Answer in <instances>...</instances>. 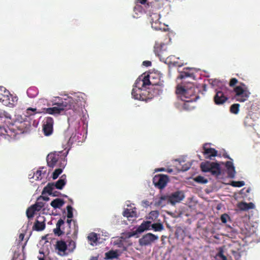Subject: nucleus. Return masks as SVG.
I'll list each match as a JSON object with an SVG mask.
<instances>
[{
    "label": "nucleus",
    "mask_w": 260,
    "mask_h": 260,
    "mask_svg": "<svg viewBox=\"0 0 260 260\" xmlns=\"http://www.w3.org/2000/svg\"><path fill=\"white\" fill-rule=\"evenodd\" d=\"M39 198H40V200L43 199L44 201H48L49 200V198L48 197H43V196H41Z\"/></svg>",
    "instance_id": "54"
},
{
    "label": "nucleus",
    "mask_w": 260,
    "mask_h": 260,
    "mask_svg": "<svg viewBox=\"0 0 260 260\" xmlns=\"http://www.w3.org/2000/svg\"><path fill=\"white\" fill-rule=\"evenodd\" d=\"M159 15L157 14H153L151 16V26L155 30H160L161 28L160 27V23L158 21Z\"/></svg>",
    "instance_id": "19"
},
{
    "label": "nucleus",
    "mask_w": 260,
    "mask_h": 260,
    "mask_svg": "<svg viewBox=\"0 0 260 260\" xmlns=\"http://www.w3.org/2000/svg\"><path fill=\"white\" fill-rule=\"evenodd\" d=\"M152 98L151 92L149 90H147V89H146V87H143L141 92V99H140V100L147 101L148 100L152 99Z\"/></svg>",
    "instance_id": "21"
},
{
    "label": "nucleus",
    "mask_w": 260,
    "mask_h": 260,
    "mask_svg": "<svg viewBox=\"0 0 260 260\" xmlns=\"http://www.w3.org/2000/svg\"><path fill=\"white\" fill-rule=\"evenodd\" d=\"M184 194L182 191H177L173 192L169 196H163L160 198V200L167 201L172 205H175L182 201L184 198Z\"/></svg>",
    "instance_id": "8"
},
{
    "label": "nucleus",
    "mask_w": 260,
    "mask_h": 260,
    "mask_svg": "<svg viewBox=\"0 0 260 260\" xmlns=\"http://www.w3.org/2000/svg\"><path fill=\"white\" fill-rule=\"evenodd\" d=\"M158 237L152 233H148L140 238L139 240L141 246H147L150 245L152 242L158 239Z\"/></svg>",
    "instance_id": "11"
},
{
    "label": "nucleus",
    "mask_w": 260,
    "mask_h": 260,
    "mask_svg": "<svg viewBox=\"0 0 260 260\" xmlns=\"http://www.w3.org/2000/svg\"><path fill=\"white\" fill-rule=\"evenodd\" d=\"M258 118L256 113L252 112L248 110L247 115L245 117L244 120V124L246 127H251L254 125L255 121Z\"/></svg>",
    "instance_id": "12"
},
{
    "label": "nucleus",
    "mask_w": 260,
    "mask_h": 260,
    "mask_svg": "<svg viewBox=\"0 0 260 260\" xmlns=\"http://www.w3.org/2000/svg\"><path fill=\"white\" fill-rule=\"evenodd\" d=\"M203 150L202 153L206 158L211 159L212 157L217 155V151L213 148H211L208 143L203 145Z\"/></svg>",
    "instance_id": "13"
},
{
    "label": "nucleus",
    "mask_w": 260,
    "mask_h": 260,
    "mask_svg": "<svg viewBox=\"0 0 260 260\" xmlns=\"http://www.w3.org/2000/svg\"><path fill=\"white\" fill-rule=\"evenodd\" d=\"M239 207L242 210H248L249 209H254L255 205L251 202L248 203L242 202L239 204Z\"/></svg>",
    "instance_id": "27"
},
{
    "label": "nucleus",
    "mask_w": 260,
    "mask_h": 260,
    "mask_svg": "<svg viewBox=\"0 0 260 260\" xmlns=\"http://www.w3.org/2000/svg\"><path fill=\"white\" fill-rule=\"evenodd\" d=\"M36 211H37L36 210V209H35L34 208H33V207L32 206H31L30 207L28 208L26 210V216H27V218L28 219L32 218Z\"/></svg>",
    "instance_id": "34"
},
{
    "label": "nucleus",
    "mask_w": 260,
    "mask_h": 260,
    "mask_svg": "<svg viewBox=\"0 0 260 260\" xmlns=\"http://www.w3.org/2000/svg\"><path fill=\"white\" fill-rule=\"evenodd\" d=\"M66 175H62L60 178L55 183H54V187L58 189H62L66 184Z\"/></svg>",
    "instance_id": "22"
},
{
    "label": "nucleus",
    "mask_w": 260,
    "mask_h": 260,
    "mask_svg": "<svg viewBox=\"0 0 260 260\" xmlns=\"http://www.w3.org/2000/svg\"><path fill=\"white\" fill-rule=\"evenodd\" d=\"M41 220L38 219L35 221L32 229L36 231H42L45 229L46 226L45 219L44 217H39Z\"/></svg>",
    "instance_id": "18"
},
{
    "label": "nucleus",
    "mask_w": 260,
    "mask_h": 260,
    "mask_svg": "<svg viewBox=\"0 0 260 260\" xmlns=\"http://www.w3.org/2000/svg\"><path fill=\"white\" fill-rule=\"evenodd\" d=\"M156 81H154L156 82V84H148V85H151L152 87L151 88H149V90H151V95L152 97L155 96H157L159 95L162 92V83L160 81V79L157 77Z\"/></svg>",
    "instance_id": "10"
},
{
    "label": "nucleus",
    "mask_w": 260,
    "mask_h": 260,
    "mask_svg": "<svg viewBox=\"0 0 260 260\" xmlns=\"http://www.w3.org/2000/svg\"><path fill=\"white\" fill-rule=\"evenodd\" d=\"M54 105L55 106L51 108H44L43 112L51 115H56L60 114L63 111L70 109H72L74 111L76 110V103L74 99L71 97L64 99L60 102L56 103Z\"/></svg>",
    "instance_id": "1"
},
{
    "label": "nucleus",
    "mask_w": 260,
    "mask_h": 260,
    "mask_svg": "<svg viewBox=\"0 0 260 260\" xmlns=\"http://www.w3.org/2000/svg\"><path fill=\"white\" fill-rule=\"evenodd\" d=\"M64 204V201L59 198H57L53 200L50 203L51 206L54 209L60 208Z\"/></svg>",
    "instance_id": "25"
},
{
    "label": "nucleus",
    "mask_w": 260,
    "mask_h": 260,
    "mask_svg": "<svg viewBox=\"0 0 260 260\" xmlns=\"http://www.w3.org/2000/svg\"><path fill=\"white\" fill-rule=\"evenodd\" d=\"M222 260H228L226 257L225 255H223L222 257H221Z\"/></svg>",
    "instance_id": "62"
},
{
    "label": "nucleus",
    "mask_w": 260,
    "mask_h": 260,
    "mask_svg": "<svg viewBox=\"0 0 260 260\" xmlns=\"http://www.w3.org/2000/svg\"><path fill=\"white\" fill-rule=\"evenodd\" d=\"M142 203L143 204H145L146 206H149V202L147 200H144L142 201Z\"/></svg>",
    "instance_id": "56"
},
{
    "label": "nucleus",
    "mask_w": 260,
    "mask_h": 260,
    "mask_svg": "<svg viewBox=\"0 0 260 260\" xmlns=\"http://www.w3.org/2000/svg\"><path fill=\"white\" fill-rule=\"evenodd\" d=\"M74 139V137H73L72 136L70 137L69 139V142L73 143V139Z\"/></svg>",
    "instance_id": "59"
},
{
    "label": "nucleus",
    "mask_w": 260,
    "mask_h": 260,
    "mask_svg": "<svg viewBox=\"0 0 260 260\" xmlns=\"http://www.w3.org/2000/svg\"><path fill=\"white\" fill-rule=\"evenodd\" d=\"M152 75V78H153V80L152 81H156V78H157V77H158L160 78L159 76L158 75H157V74H155V73H151L150 74H147L146 75H144V77H143L142 76L141 77L142 78L143 77H146L149 76V79H150L151 80H152V79L150 78V77L149 78V77L151 75Z\"/></svg>",
    "instance_id": "46"
},
{
    "label": "nucleus",
    "mask_w": 260,
    "mask_h": 260,
    "mask_svg": "<svg viewBox=\"0 0 260 260\" xmlns=\"http://www.w3.org/2000/svg\"><path fill=\"white\" fill-rule=\"evenodd\" d=\"M54 183H49L46 186H45L43 190L42 193L44 192L48 193L49 195H52L53 197H58L61 194L57 191H54Z\"/></svg>",
    "instance_id": "17"
},
{
    "label": "nucleus",
    "mask_w": 260,
    "mask_h": 260,
    "mask_svg": "<svg viewBox=\"0 0 260 260\" xmlns=\"http://www.w3.org/2000/svg\"><path fill=\"white\" fill-rule=\"evenodd\" d=\"M90 260H98V258L96 256H92L90 258Z\"/></svg>",
    "instance_id": "58"
},
{
    "label": "nucleus",
    "mask_w": 260,
    "mask_h": 260,
    "mask_svg": "<svg viewBox=\"0 0 260 260\" xmlns=\"http://www.w3.org/2000/svg\"><path fill=\"white\" fill-rule=\"evenodd\" d=\"M228 100L226 95L225 94L223 90L216 91V94L214 96V102L216 105H220L225 103Z\"/></svg>",
    "instance_id": "15"
},
{
    "label": "nucleus",
    "mask_w": 260,
    "mask_h": 260,
    "mask_svg": "<svg viewBox=\"0 0 260 260\" xmlns=\"http://www.w3.org/2000/svg\"><path fill=\"white\" fill-rule=\"evenodd\" d=\"M72 220L71 219V218H68L67 220V223L69 224H70V223H71Z\"/></svg>",
    "instance_id": "60"
},
{
    "label": "nucleus",
    "mask_w": 260,
    "mask_h": 260,
    "mask_svg": "<svg viewBox=\"0 0 260 260\" xmlns=\"http://www.w3.org/2000/svg\"><path fill=\"white\" fill-rule=\"evenodd\" d=\"M119 254L117 251L113 250H110L105 253V258L107 259H113L114 258H118Z\"/></svg>",
    "instance_id": "28"
},
{
    "label": "nucleus",
    "mask_w": 260,
    "mask_h": 260,
    "mask_svg": "<svg viewBox=\"0 0 260 260\" xmlns=\"http://www.w3.org/2000/svg\"><path fill=\"white\" fill-rule=\"evenodd\" d=\"M152 75H151L149 78L152 79L151 80L149 79V76L146 77H139L136 81L135 86L132 91V95L134 99L140 100L141 99V95L142 88H145L146 85L148 84H156V83L153 82Z\"/></svg>",
    "instance_id": "2"
},
{
    "label": "nucleus",
    "mask_w": 260,
    "mask_h": 260,
    "mask_svg": "<svg viewBox=\"0 0 260 260\" xmlns=\"http://www.w3.org/2000/svg\"><path fill=\"white\" fill-rule=\"evenodd\" d=\"M61 152L49 153L47 156V165L50 168H54L58 166L61 168H64L66 162L64 158L61 157L60 155Z\"/></svg>",
    "instance_id": "5"
},
{
    "label": "nucleus",
    "mask_w": 260,
    "mask_h": 260,
    "mask_svg": "<svg viewBox=\"0 0 260 260\" xmlns=\"http://www.w3.org/2000/svg\"><path fill=\"white\" fill-rule=\"evenodd\" d=\"M176 93L186 95L188 94V90L183 86H178L176 89Z\"/></svg>",
    "instance_id": "36"
},
{
    "label": "nucleus",
    "mask_w": 260,
    "mask_h": 260,
    "mask_svg": "<svg viewBox=\"0 0 260 260\" xmlns=\"http://www.w3.org/2000/svg\"><path fill=\"white\" fill-rule=\"evenodd\" d=\"M159 15L157 14H153L151 16V26L155 30H160L161 28L160 27V23L158 21Z\"/></svg>",
    "instance_id": "20"
},
{
    "label": "nucleus",
    "mask_w": 260,
    "mask_h": 260,
    "mask_svg": "<svg viewBox=\"0 0 260 260\" xmlns=\"http://www.w3.org/2000/svg\"><path fill=\"white\" fill-rule=\"evenodd\" d=\"M229 184L233 187H240L245 185V182L243 181H232Z\"/></svg>",
    "instance_id": "37"
},
{
    "label": "nucleus",
    "mask_w": 260,
    "mask_h": 260,
    "mask_svg": "<svg viewBox=\"0 0 260 260\" xmlns=\"http://www.w3.org/2000/svg\"><path fill=\"white\" fill-rule=\"evenodd\" d=\"M18 101V98L10 93L5 87L0 86V102L4 105L10 107L15 106Z\"/></svg>",
    "instance_id": "3"
},
{
    "label": "nucleus",
    "mask_w": 260,
    "mask_h": 260,
    "mask_svg": "<svg viewBox=\"0 0 260 260\" xmlns=\"http://www.w3.org/2000/svg\"><path fill=\"white\" fill-rule=\"evenodd\" d=\"M40 256H38L39 260H51L50 258L47 255H45L43 251H39Z\"/></svg>",
    "instance_id": "41"
},
{
    "label": "nucleus",
    "mask_w": 260,
    "mask_h": 260,
    "mask_svg": "<svg viewBox=\"0 0 260 260\" xmlns=\"http://www.w3.org/2000/svg\"><path fill=\"white\" fill-rule=\"evenodd\" d=\"M151 228L155 232H160L164 229L163 224L160 222L153 223Z\"/></svg>",
    "instance_id": "32"
},
{
    "label": "nucleus",
    "mask_w": 260,
    "mask_h": 260,
    "mask_svg": "<svg viewBox=\"0 0 260 260\" xmlns=\"http://www.w3.org/2000/svg\"><path fill=\"white\" fill-rule=\"evenodd\" d=\"M63 168H64L59 167V168L55 170L52 174L53 179H56L58 178L59 175L62 172V170Z\"/></svg>",
    "instance_id": "38"
},
{
    "label": "nucleus",
    "mask_w": 260,
    "mask_h": 260,
    "mask_svg": "<svg viewBox=\"0 0 260 260\" xmlns=\"http://www.w3.org/2000/svg\"><path fill=\"white\" fill-rule=\"evenodd\" d=\"M223 156L224 158H228L229 159L232 160V159L229 156V155L227 153H224L223 154Z\"/></svg>",
    "instance_id": "55"
},
{
    "label": "nucleus",
    "mask_w": 260,
    "mask_h": 260,
    "mask_svg": "<svg viewBox=\"0 0 260 260\" xmlns=\"http://www.w3.org/2000/svg\"><path fill=\"white\" fill-rule=\"evenodd\" d=\"M238 83V80L236 78H232L230 81L229 85L231 87H233Z\"/></svg>",
    "instance_id": "47"
},
{
    "label": "nucleus",
    "mask_w": 260,
    "mask_h": 260,
    "mask_svg": "<svg viewBox=\"0 0 260 260\" xmlns=\"http://www.w3.org/2000/svg\"><path fill=\"white\" fill-rule=\"evenodd\" d=\"M193 76V74L190 73L188 69H184V71L181 72L178 78L182 79L187 77H192Z\"/></svg>",
    "instance_id": "30"
},
{
    "label": "nucleus",
    "mask_w": 260,
    "mask_h": 260,
    "mask_svg": "<svg viewBox=\"0 0 260 260\" xmlns=\"http://www.w3.org/2000/svg\"><path fill=\"white\" fill-rule=\"evenodd\" d=\"M240 105L239 104H234L230 107V112L233 114H237L239 111Z\"/></svg>",
    "instance_id": "35"
},
{
    "label": "nucleus",
    "mask_w": 260,
    "mask_h": 260,
    "mask_svg": "<svg viewBox=\"0 0 260 260\" xmlns=\"http://www.w3.org/2000/svg\"><path fill=\"white\" fill-rule=\"evenodd\" d=\"M88 240L90 242V244L93 245V243H95L98 241V235L96 233H91L88 236Z\"/></svg>",
    "instance_id": "31"
},
{
    "label": "nucleus",
    "mask_w": 260,
    "mask_h": 260,
    "mask_svg": "<svg viewBox=\"0 0 260 260\" xmlns=\"http://www.w3.org/2000/svg\"><path fill=\"white\" fill-rule=\"evenodd\" d=\"M240 86H242V87H243V88H247L246 85L244 83H241Z\"/></svg>",
    "instance_id": "61"
},
{
    "label": "nucleus",
    "mask_w": 260,
    "mask_h": 260,
    "mask_svg": "<svg viewBox=\"0 0 260 260\" xmlns=\"http://www.w3.org/2000/svg\"><path fill=\"white\" fill-rule=\"evenodd\" d=\"M32 90V89L31 88H29L27 91V93L28 95L30 93V92Z\"/></svg>",
    "instance_id": "63"
},
{
    "label": "nucleus",
    "mask_w": 260,
    "mask_h": 260,
    "mask_svg": "<svg viewBox=\"0 0 260 260\" xmlns=\"http://www.w3.org/2000/svg\"><path fill=\"white\" fill-rule=\"evenodd\" d=\"M41 112H37L36 108H28L26 109V113L27 116L35 115L36 113H40Z\"/></svg>",
    "instance_id": "39"
},
{
    "label": "nucleus",
    "mask_w": 260,
    "mask_h": 260,
    "mask_svg": "<svg viewBox=\"0 0 260 260\" xmlns=\"http://www.w3.org/2000/svg\"><path fill=\"white\" fill-rule=\"evenodd\" d=\"M234 91L235 93V99L240 102L246 101L250 94L247 88H243L241 86H236L234 89Z\"/></svg>",
    "instance_id": "7"
},
{
    "label": "nucleus",
    "mask_w": 260,
    "mask_h": 260,
    "mask_svg": "<svg viewBox=\"0 0 260 260\" xmlns=\"http://www.w3.org/2000/svg\"><path fill=\"white\" fill-rule=\"evenodd\" d=\"M54 232L55 234L57 235L58 236H60L63 234V232L61 231L60 228L57 227L54 230Z\"/></svg>",
    "instance_id": "49"
},
{
    "label": "nucleus",
    "mask_w": 260,
    "mask_h": 260,
    "mask_svg": "<svg viewBox=\"0 0 260 260\" xmlns=\"http://www.w3.org/2000/svg\"><path fill=\"white\" fill-rule=\"evenodd\" d=\"M56 249L59 252H63L64 254L67 249V245L66 242L63 241H58L56 244Z\"/></svg>",
    "instance_id": "24"
},
{
    "label": "nucleus",
    "mask_w": 260,
    "mask_h": 260,
    "mask_svg": "<svg viewBox=\"0 0 260 260\" xmlns=\"http://www.w3.org/2000/svg\"><path fill=\"white\" fill-rule=\"evenodd\" d=\"M67 217L68 218H72L73 217V208L71 206L68 205L67 207Z\"/></svg>",
    "instance_id": "43"
},
{
    "label": "nucleus",
    "mask_w": 260,
    "mask_h": 260,
    "mask_svg": "<svg viewBox=\"0 0 260 260\" xmlns=\"http://www.w3.org/2000/svg\"><path fill=\"white\" fill-rule=\"evenodd\" d=\"M138 232H137V230L135 232H129V233H128L127 237L128 238H130V237H132L133 236H134L135 235H136V234Z\"/></svg>",
    "instance_id": "53"
},
{
    "label": "nucleus",
    "mask_w": 260,
    "mask_h": 260,
    "mask_svg": "<svg viewBox=\"0 0 260 260\" xmlns=\"http://www.w3.org/2000/svg\"><path fill=\"white\" fill-rule=\"evenodd\" d=\"M143 65L145 67H150L151 65V62L150 61L146 60L143 62Z\"/></svg>",
    "instance_id": "52"
},
{
    "label": "nucleus",
    "mask_w": 260,
    "mask_h": 260,
    "mask_svg": "<svg viewBox=\"0 0 260 260\" xmlns=\"http://www.w3.org/2000/svg\"><path fill=\"white\" fill-rule=\"evenodd\" d=\"M230 218V216L227 214H223L221 215L220 217V219L223 223H226L227 222L228 219Z\"/></svg>",
    "instance_id": "45"
},
{
    "label": "nucleus",
    "mask_w": 260,
    "mask_h": 260,
    "mask_svg": "<svg viewBox=\"0 0 260 260\" xmlns=\"http://www.w3.org/2000/svg\"><path fill=\"white\" fill-rule=\"evenodd\" d=\"M223 255V251L222 249H220V250L218 251V252L216 254V258L217 257H220V258L222 257Z\"/></svg>",
    "instance_id": "50"
},
{
    "label": "nucleus",
    "mask_w": 260,
    "mask_h": 260,
    "mask_svg": "<svg viewBox=\"0 0 260 260\" xmlns=\"http://www.w3.org/2000/svg\"><path fill=\"white\" fill-rule=\"evenodd\" d=\"M136 2L145 5L146 8H149L150 6H152V3H148L147 0H136Z\"/></svg>",
    "instance_id": "42"
},
{
    "label": "nucleus",
    "mask_w": 260,
    "mask_h": 260,
    "mask_svg": "<svg viewBox=\"0 0 260 260\" xmlns=\"http://www.w3.org/2000/svg\"><path fill=\"white\" fill-rule=\"evenodd\" d=\"M53 119L51 117H47L45 119L43 130L44 135L46 136H50L53 132Z\"/></svg>",
    "instance_id": "14"
},
{
    "label": "nucleus",
    "mask_w": 260,
    "mask_h": 260,
    "mask_svg": "<svg viewBox=\"0 0 260 260\" xmlns=\"http://www.w3.org/2000/svg\"><path fill=\"white\" fill-rule=\"evenodd\" d=\"M201 170L204 172H210L212 175L218 177L221 174V170L219 163L206 161L201 164Z\"/></svg>",
    "instance_id": "4"
},
{
    "label": "nucleus",
    "mask_w": 260,
    "mask_h": 260,
    "mask_svg": "<svg viewBox=\"0 0 260 260\" xmlns=\"http://www.w3.org/2000/svg\"><path fill=\"white\" fill-rule=\"evenodd\" d=\"M158 216V212L157 211H152L150 212L149 215V219L153 220L157 217Z\"/></svg>",
    "instance_id": "44"
},
{
    "label": "nucleus",
    "mask_w": 260,
    "mask_h": 260,
    "mask_svg": "<svg viewBox=\"0 0 260 260\" xmlns=\"http://www.w3.org/2000/svg\"><path fill=\"white\" fill-rule=\"evenodd\" d=\"M169 180L168 176L163 174H158L154 177L153 182L155 186L161 189L167 185Z\"/></svg>",
    "instance_id": "9"
},
{
    "label": "nucleus",
    "mask_w": 260,
    "mask_h": 260,
    "mask_svg": "<svg viewBox=\"0 0 260 260\" xmlns=\"http://www.w3.org/2000/svg\"><path fill=\"white\" fill-rule=\"evenodd\" d=\"M165 169L164 168H160V169H158V171H165Z\"/></svg>",
    "instance_id": "64"
},
{
    "label": "nucleus",
    "mask_w": 260,
    "mask_h": 260,
    "mask_svg": "<svg viewBox=\"0 0 260 260\" xmlns=\"http://www.w3.org/2000/svg\"><path fill=\"white\" fill-rule=\"evenodd\" d=\"M196 182L202 184H205L208 182L207 179H205L204 177L201 176H198L194 179Z\"/></svg>",
    "instance_id": "40"
},
{
    "label": "nucleus",
    "mask_w": 260,
    "mask_h": 260,
    "mask_svg": "<svg viewBox=\"0 0 260 260\" xmlns=\"http://www.w3.org/2000/svg\"><path fill=\"white\" fill-rule=\"evenodd\" d=\"M63 224H64V221L62 219H60L58 220V221H57V222L56 223V226L58 227V228H60L61 226Z\"/></svg>",
    "instance_id": "51"
},
{
    "label": "nucleus",
    "mask_w": 260,
    "mask_h": 260,
    "mask_svg": "<svg viewBox=\"0 0 260 260\" xmlns=\"http://www.w3.org/2000/svg\"><path fill=\"white\" fill-rule=\"evenodd\" d=\"M224 165L226 169V173L228 178L231 179L234 178L236 172L233 162L232 161H227L224 164Z\"/></svg>",
    "instance_id": "16"
},
{
    "label": "nucleus",
    "mask_w": 260,
    "mask_h": 260,
    "mask_svg": "<svg viewBox=\"0 0 260 260\" xmlns=\"http://www.w3.org/2000/svg\"><path fill=\"white\" fill-rule=\"evenodd\" d=\"M34 175L36 177L37 180L42 179V177H41L42 171H40V170L37 171L34 174Z\"/></svg>",
    "instance_id": "48"
},
{
    "label": "nucleus",
    "mask_w": 260,
    "mask_h": 260,
    "mask_svg": "<svg viewBox=\"0 0 260 260\" xmlns=\"http://www.w3.org/2000/svg\"><path fill=\"white\" fill-rule=\"evenodd\" d=\"M154 51L160 60L168 59L170 57L168 45L164 43H156L154 46Z\"/></svg>",
    "instance_id": "6"
},
{
    "label": "nucleus",
    "mask_w": 260,
    "mask_h": 260,
    "mask_svg": "<svg viewBox=\"0 0 260 260\" xmlns=\"http://www.w3.org/2000/svg\"><path fill=\"white\" fill-rule=\"evenodd\" d=\"M151 222L150 221H143L141 225L137 228V232L139 233L143 232L144 231L148 230Z\"/></svg>",
    "instance_id": "23"
},
{
    "label": "nucleus",
    "mask_w": 260,
    "mask_h": 260,
    "mask_svg": "<svg viewBox=\"0 0 260 260\" xmlns=\"http://www.w3.org/2000/svg\"><path fill=\"white\" fill-rule=\"evenodd\" d=\"M182 107L184 110L190 111L194 108V106L192 101L188 100L183 103Z\"/></svg>",
    "instance_id": "29"
},
{
    "label": "nucleus",
    "mask_w": 260,
    "mask_h": 260,
    "mask_svg": "<svg viewBox=\"0 0 260 260\" xmlns=\"http://www.w3.org/2000/svg\"><path fill=\"white\" fill-rule=\"evenodd\" d=\"M5 112L3 111L2 110H0V118L3 117L4 116H5Z\"/></svg>",
    "instance_id": "57"
},
{
    "label": "nucleus",
    "mask_w": 260,
    "mask_h": 260,
    "mask_svg": "<svg viewBox=\"0 0 260 260\" xmlns=\"http://www.w3.org/2000/svg\"><path fill=\"white\" fill-rule=\"evenodd\" d=\"M32 206L37 211H39L44 206V203L40 201V198H38L36 203Z\"/></svg>",
    "instance_id": "33"
},
{
    "label": "nucleus",
    "mask_w": 260,
    "mask_h": 260,
    "mask_svg": "<svg viewBox=\"0 0 260 260\" xmlns=\"http://www.w3.org/2000/svg\"><path fill=\"white\" fill-rule=\"evenodd\" d=\"M123 216L127 218L136 217L137 212L135 210L131 209H125L123 212Z\"/></svg>",
    "instance_id": "26"
}]
</instances>
